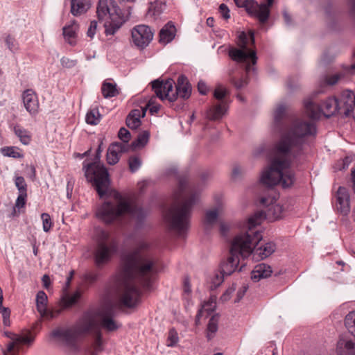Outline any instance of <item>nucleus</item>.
Masks as SVG:
<instances>
[{
  "label": "nucleus",
  "instance_id": "obj_58",
  "mask_svg": "<svg viewBox=\"0 0 355 355\" xmlns=\"http://www.w3.org/2000/svg\"><path fill=\"white\" fill-rule=\"evenodd\" d=\"M60 62L62 66L66 68H72L76 64V60H71L66 57L61 58Z\"/></svg>",
  "mask_w": 355,
  "mask_h": 355
},
{
  "label": "nucleus",
  "instance_id": "obj_52",
  "mask_svg": "<svg viewBox=\"0 0 355 355\" xmlns=\"http://www.w3.org/2000/svg\"><path fill=\"white\" fill-rule=\"evenodd\" d=\"M231 82L234 85V87L238 89L243 88L248 84V80L245 77H242L239 79H236L234 77H232Z\"/></svg>",
  "mask_w": 355,
  "mask_h": 355
},
{
  "label": "nucleus",
  "instance_id": "obj_11",
  "mask_svg": "<svg viewBox=\"0 0 355 355\" xmlns=\"http://www.w3.org/2000/svg\"><path fill=\"white\" fill-rule=\"evenodd\" d=\"M339 101L336 97H329L321 103L320 105L314 104L307 99L304 102L305 114L311 119H318L322 113L326 117H329L336 113H340ZM313 123V121L311 120Z\"/></svg>",
  "mask_w": 355,
  "mask_h": 355
},
{
  "label": "nucleus",
  "instance_id": "obj_32",
  "mask_svg": "<svg viewBox=\"0 0 355 355\" xmlns=\"http://www.w3.org/2000/svg\"><path fill=\"white\" fill-rule=\"evenodd\" d=\"M179 97H181L184 99H187L189 98L191 94V85L189 83L187 78L181 76H179Z\"/></svg>",
  "mask_w": 355,
  "mask_h": 355
},
{
  "label": "nucleus",
  "instance_id": "obj_36",
  "mask_svg": "<svg viewBox=\"0 0 355 355\" xmlns=\"http://www.w3.org/2000/svg\"><path fill=\"white\" fill-rule=\"evenodd\" d=\"M15 135L19 139L20 141L24 144L28 145L31 140L30 132L20 125H15L13 128Z\"/></svg>",
  "mask_w": 355,
  "mask_h": 355
},
{
  "label": "nucleus",
  "instance_id": "obj_31",
  "mask_svg": "<svg viewBox=\"0 0 355 355\" xmlns=\"http://www.w3.org/2000/svg\"><path fill=\"white\" fill-rule=\"evenodd\" d=\"M164 219L171 230L178 227V207L173 205L164 214Z\"/></svg>",
  "mask_w": 355,
  "mask_h": 355
},
{
  "label": "nucleus",
  "instance_id": "obj_4",
  "mask_svg": "<svg viewBox=\"0 0 355 355\" xmlns=\"http://www.w3.org/2000/svg\"><path fill=\"white\" fill-rule=\"evenodd\" d=\"M199 198V189L187 178L179 175V240L186 238L192 209Z\"/></svg>",
  "mask_w": 355,
  "mask_h": 355
},
{
  "label": "nucleus",
  "instance_id": "obj_12",
  "mask_svg": "<svg viewBox=\"0 0 355 355\" xmlns=\"http://www.w3.org/2000/svg\"><path fill=\"white\" fill-rule=\"evenodd\" d=\"M267 3L259 4L254 0H234L238 6L243 7L252 16L257 17L263 24L267 21L270 15V8L273 3V0H266Z\"/></svg>",
  "mask_w": 355,
  "mask_h": 355
},
{
  "label": "nucleus",
  "instance_id": "obj_22",
  "mask_svg": "<svg viewBox=\"0 0 355 355\" xmlns=\"http://www.w3.org/2000/svg\"><path fill=\"white\" fill-rule=\"evenodd\" d=\"M337 355H355V342L346 337H340L336 346Z\"/></svg>",
  "mask_w": 355,
  "mask_h": 355
},
{
  "label": "nucleus",
  "instance_id": "obj_28",
  "mask_svg": "<svg viewBox=\"0 0 355 355\" xmlns=\"http://www.w3.org/2000/svg\"><path fill=\"white\" fill-rule=\"evenodd\" d=\"M216 307V296H211L209 299L204 302L202 304L200 309L197 315V318L199 320L202 317L209 316Z\"/></svg>",
  "mask_w": 355,
  "mask_h": 355
},
{
  "label": "nucleus",
  "instance_id": "obj_43",
  "mask_svg": "<svg viewBox=\"0 0 355 355\" xmlns=\"http://www.w3.org/2000/svg\"><path fill=\"white\" fill-rule=\"evenodd\" d=\"M218 315H213L209 319L208 325H207V337L210 339L213 334H214L218 330Z\"/></svg>",
  "mask_w": 355,
  "mask_h": 355
},
{
  "label": "nucleus",
  "instance_id": "obj_3",
  "mask_svg": "<svg viewBox=\"0 0 355 355\" xmlns=\"http://www.w3.org/2000/svg\"><path fill=\"white\" fill-rule=\"evenodd\" d=\"M146 215L147 212L130 198L117 191H113L111 199L106 200L96 212V217L107 224L119 222L126 216L140 222Z\"/></svg>",
  "mask_w": 355,
  "mask_h": 355
},
{
  "label": "nucleus",
  "instance_id": "obj_5",
  "mask_svg": "<svg viewBox=\"0 0 355 355\" xmlns=\"http://www.w3.org/2000/svg\"><path fill=\"white\" fill-rule=\"evenodd\" d=\"M252 233H254V237H251L249 232L246 233L241 230V234L236 236L232 241L229 256L220 265V271L225 276H229L237 270L240 257L245 258L250 255L253 244L261 239V235L258 232Z\"/></svg>",
  "mask_w": 355,
  "mask_h": 355
},
{
  "label": "nucleus",
  "instance_id": "obj_1",
  "mask_svg": "<svg viewBox=\"0 0 355 355\" xmlns=\"http://www.w3.org/2000/svg\"><path fill=\"white\" fill-rule=\"evenodd\" d=\"M149 249L150 244L142 241L133 252L123 257L121 270L114 278L115 302L105 303L94 314L85 315L71 327L54 329L51 333V337L67 346H73L79 338L93 333L94 340L89 352L92 355H97L102 352L103 347L100 327L107 331L117 329L120 324L113 319L114 309L121 306L132 308L137 305L141 294L140 288L149 289L156 277V260Z\"/></svg>",
  "mask_w": 355,
  "mask_h": 355
},
{
  "label": "nucleus",
  "instance_id": "obj_57",
  "mask_svg": "<svg viewBox=\"0 0 355 355\" xmlns=\"http://www.w3.org/2000/svg\"><path fill=\"white\" fill-rule=\"evenodd\" d=\"M343 77L342 73H335L327 76L326 81L328 85H334L338 83V81Z\"/></svg>",
  "mask_w": 355,
  "mask_h": 355
},
{
  "label": "nucleus",
  "instance_id": "obj_21",
  "mask_svg": "<svg viewBox=\"0 0 355 355\" xmlns=\"http://www.w3.org/2000/svg\"><path fill=\"white\" fill-rule=\"evenodd\" d=\"M336 209L343 214L347 215L350 210L349 195L346 188L340 187L336 194Z\"/></svg>",
  "mask_w": 355,
  "mask_h": 355
},
{
  "label": "nucleus",
  "instance_id": "obj_17",
  "mask_svg": "<svg viewBox=\"0 0 355 355\" xmlns=\"http://www.w3.org/2000/svg\"><path fill=\"white\" fill-rule=\"evenodd\" d=\"M47 301L48 298L46 294L44 291H39L36 296L37 310L42 318L45 320H52L60 315L62 309H47Z\"/></svg>",
  "mask_w": 355,
  "mask_h": 355
},
{
  "label": "nucleus",
  "instance_id": "obj_18",
  "mask_svg": "<svg viewBox=\"0 0 355 355\" xmlns=\"http://www.w3.org/2000/svg\"><path fill=\"white\" fill-rule=\"evenodd\" d=\"M261 238L263 236H261ZM261 239L257 243L253 244L252 250L250 254H252L253 259L256 261L264 259L270 256L276 250V245L273 242L260 243Z\"/></svg>",
  "mask_w": 355,
  "mask_h": 355
},
{
  "label": "nucleus",
  "instance_id": "obj_16",
  "mask_svg": "<svg viewBox=\"0 0 355 355\" xmlns=\"http://www.w3.org/2000/svg\"><path fill=\"white\" fill-rule=\"evenodd\" d=\"M337 98L340 104V114L352 116L355 120V94L350 90H345Z\"/></svg>",
  "mask_w": 355,
  "mask_h": 355
},
{
  "label": "nucleus",
  "instance_id": "obj_33",
  "mask_svg": "<svg viewBox=\"0 0 355 355\" xmlns=\"http://www.w3.org/2000/svg\"><path fill=\"white\" fill-rule=\"evenodd\" d=\"M225 275L219 270L214 271L207 278V283L210 288L213 290L219 286L224 281Z\"/></svg>",
  "mask_w": 355,
  "mask_h": 355
},
{
  "label": "nucleus",
  "instance_id": "obj_38",
  "mask_svg": "<svg viewBox=\"0 0 355 355\" xmlns=\"http://www.w3.org/2000/svg\"><path fill=\"white\" fill-rule=\"evenodd\" d=\"M101 118V115L99 113L98 109L93 108L87 112L85 121L87 124L95 125L100 122Z\"/></svg>",
  "mask_w": 355,
  "mask_h": 355
},
{
  "label": "nucleus",
  "instance_id": "obj_29",
  "mask_svg": "<svg viewBox=\"0 0 355 355\" xmlns=\"http://www.w3.org/2000/svg\"><path fill=\"white\" fill-rule=\"evenodd\" d=\"M166 9V4L161 0H155L150 3L147 15L154 19H157Z\"/></svg>",
  "mask_w": 355,
  "mask_h": 355
},
{
  "label": "nucleus",
  "instance_id": "obj_39",
  "mask_svg": "<svg viewBox=\"0 0 355 355\" xmlns=\"http://www.w3.org/2000/svg\"><path fill=\"white\" fill-rule=\"evenodd\" d=\"M81 293L79 290L76 291L71 295L66 294L62 297V304L64 307H69L74 304L78 300L80 297Z\"/></svg>",
  "mask_w": 355,
  "mask_h": 355
},
{
  "label": "nucleus",
  "instance_id": "obj_14",
  "mask_svg": "<svg viewBox=\"0 0 355 355\" xmlns=\"http://www.w3.org/2000/svg\"><path fill=\"white\" fill-rule=\"evenodd\" d=\"M6 336L10 338L11 341L2 350L3 355H19L21 349V344L31 346L35 340V336L31 332L21 335H12V336H10V334H6Z\"/></svg>",
  "mask_w": 355,
  "mask_h": 355
},
{
  "label": "nucleus",
  "instance_id": "obj_49",
  "mask_svg": "<svg viewBox=\"0 0 355 355\" xmlns=\"http://www.w3.org/2000/svg\"><path fill=\"white\" fill-rule=\"evenodd\" d=\"M232 229V224L229 222L220 220L219 222V232L221 236H227Z\"/></svg>",
  "mask_w": 355,
  "mask_h": 355
},
{
  "label": "nucleus",
  "instance_id": "obj_41",
  "mask_svg": "<svg viewBox=\"0 0 355 355\" xmlns=\"http://www.w3.org/2000/svg\"><path fill=\"white\" fill-rule=\"evenodd\" d=\"M229 94V90L223 85H218L214 91V96L220 102L227 103L226 97Z\"/></svg>",
  "mask_w": 355,
  "mask_h": 355
},
{
  "label": "nucleus",
  "instance_id": "obj_20",
  "mask_svg": "<svg viewBox=\"0 0 355 355\" xmlns=\"http://www.w3.org/2000/svg\"><path fill=\"white\" fill-rule=\"evenodd\" d=\"M129 150V145L115 142L112 144L107 152V162L110 165L116 164L120 158L122 153L127 152Z\"/></svg>",
  "mask_w": 355,
  "mask_h": 355
},
{
  "label": "nucleus",
  "instance_id": "obj_62",
  "mask_svg": "<svg viewBox=\"0 0 355 355\" xmlns=\"http://www.w3.org/2000/svg\"><path fill=\"white\" fill-rule=\"evenodd\" d=\"M198 90L200 94L202 95H205L207 93L208 89L206 83L200 80L198 83Z\"/></svg>",
  "mask_w": 355,
  "mask_h": 355
},
{
  "label": "nucleus",
  "instance_id": "obj_53",
  "mask_svg": "<svg viewBox=\"0 0 355 355\" xmlns=\"http://www.w3.org/2000/svg\"><path fill=\"white\" fill-rule=\"evenodd\" d=\"M177 342H178L177 333H176L175 330L174 329H173L169 332L168 340H167V345L169 347L175 346Z\"/></svg>",
  "mask_w": 355,
  "mask_h": 355
},
{
  "label": "nucleus",
  "instance_id": "obj_61",
  "mask_svg": "<svg viewBox=\"0 0 355 355\" xmlns=\"http://www.w3.org/2000/svg\"><path fill=\"white\" fill-rule=\"evenodd\" d=\"M97 279L98 275L93 272L87 273L84 277L85 281L89 284L96 282Z\"/></svg>",
  "mask_w": 355,
  "mask_h": 355
},
{
  "label": "nucleus",
  "instance_id": "obj_13",
  "mask_svg": "<svg viewBox=\"0 0 355 355\" xmlns=\"http://www.w3.org/2000/svg\"><path fill=\"white\" fill-rule=\"evenodd\" d=\"M173 84L175 82L173 79H167L165 81L157 79L152 82V87L156 96L161 100L173 102L178 98V85H175L173 90Z\"/></svg>",
  "mask_w": 355,
  "mask_h": 355
},
{
  "label": "nucleus",
  "instance_id": "obj_54",
  "mask_svg": "<svg viewBox=\"0 0 355 355\" xmlns=\"http://www.w3.org/2000/svg\"><path fill=\"white\" fill-rule=\"evenodd\" d=\"M27 193H19V196L15 202V208L20 209L23 208L26 204Z\"/></svg>",
  "mask_w": 355,
  "mask_h": 355
},
{
  "label": "nucleus",
  "instance_id": "obj_24",
  "mask_svg": "<svg viewBox=\"0 0 355 355\" xmlns=\"http://www.w3.org/2000/svg\"><path fill=\"white\" fill-rule=\"evenodd\" d=\"M146 108L135 109L131 111L126 119V125L131 129H136L141 125V117L146 114Z\"/></svg>",
  "mask_w": 355,
  "mask_h": 355
},
{
  "label": "nucleus",
  "instance_id": "obj_59",
  "mask_svg": "<svg viewBox=\"0 0 355 355\" xmlns=\"http://www.w3.org/2000/svg\"><path fill=\"white\" fill-rule=\"evenodd\" d=\"M219 12L224 19H228L230 17V10L225 4L222 3L220 5Z\"/></svg>",
  "mask_w": 355,
  "mask_h": 355
},
{
  "label": "nucleus",
  "instance_id": "obj_47",
  "mask_svg": "<svg viewBox=\"0 0 355 355\" xmlns=\"http://www.w3.org/2000/svg\"><path fill=\"white\" fill-rule=\"evenodd\" d=\"M5 42L8 49L10 51L15 52L18 50L19 45L17 42L14 37H11L10 35H8L6 37Z\"/></svg>",
  "mask_w": 355,
  "mask_h": 355
},
{
  "label": "nucleus",
  "instance_id": "obj_37",
  "mask_svg": "<svg viewBox=\"0 0 355 355\" xmlns=\"http://www.w3.org/2000/svg\"><path fill=\"white\" fill-rule=\"evenodd\" d=\"M101 91L103 96L106 98L114 97L119 93L116 88V85L108 82L103 83L101 87Z\"/></svg>",
  "mask_w": 355,
  "mask_h": 355
},
{
  "label": "nucleus",
  "instance_id": "obj_25",
  "mask_svg": "<svg viewBox=\"0 0 355 355\" xmlns=\"http://www.w3.org/2000/svg\"><path fill=\"white\" fill-rule=\"evenodd\" d=\"M272 270L271 267L266 263L257 264L251 274V279L254 282H259L261 279L267 278L271 275Z\"/></svg>",
  "mask_w": 355,
  "mask_h": 355
},
{
  "label": "nucleus",
  "instance_id": "obj_6",
  "mask_svg": "<svg viewBox=\"0 0 355 355\" xmlns=\"http://www.w3.org/2000/svg\"><path fill=\"white\" fill-rule=\"evenodd\" d=\"M260 202L266 208V210L254 213L241 227V230L246 233L249 232L251 234V237H254L253 232H257L261 235V232L258 229V226L264 219L268 218L270 220H277L281 218L283 214L284 209L282 206L277 203L274 198L263 197L261 198Z\"/></svg>",
  "mask_w": 355,
  "mask_h": 355
},
{
  "label": "nucleus",
  "instance_id": "obj_48",
  "mask_svg": "<svg viewBox=\"0 0 355 355\" xmlns=\"http://www.w3.org/2000/svg\"><path fill=\"white\" fill-rule=\"evenodd\" d=\"M42 220V227L45 232H48L52 227V221L49 214L43 213L41 215Z\"/></svg>",
  "mask_w": 355,
  "mask_h": 355
},
{
  "label": "nucleus",
  "instance_id": "obj_7",
  "mask_svg": "<svg viewBox=\"0 0 355 355\" xmlns=\"http://www.w3.org/2000/svg\"><path fill=\"white\" fill-rule=\"evenodd\" d=\"M237 45L239 48H232L229 51L230 57L236 62L243 64L246 73L254 71V65L257 62L256 53L254 50V33L250 31L239 33Z\"/></svg>",
  "mask_w": 355,
  "mask_h": 355
},
{
  "label": "nucleus",
  "instance_id": "obj_30",
  "mask_svg": "<svg viewBox=\"0 0 355 355\" xmlns=\"http://www.w3.org/2000/svg\"><path fill=\"white\" fill-rule=\"evenodd\" d=\"M78 31V24L73 20L70 24L63 28V35L67 42L73 45L76 43V33Z\"/></svg>",
  "mask_w": 355,
  "mask_h": 355
},
{
  "label": "nucleus",
  "instance_id": "obj_60",
  "mask_svg": "<svg viewBox=\"0 0 355 355\" xmlns=\"http://www.w3.org/2000/svg\"><path fill=\"white\" fill-rule=\"evenodd\" d=\"M235 287L232 286L223 294L220 297L222 302H227L230 299L231 295L234 292Z\"/></svg>",
  "mask_w": 355,
  "mask_h": 355
},
{
  "label": "nucleus",
  "instance_id": "obj_55",
  "mask_svg": "<svg viewBox=\"0 0 355 355\" xmlns=\"http://www.w3.org/2000/svg\"><path fill=\"white\" fill-rule=\"evenodd\" d=\"M98 26V23L96 21L93 20L90 22L89 26L88 28V30L87 31V35L90 37L93 38L96 33Z\"/></svg>",
  "mask_w": 355,
  "mask_h": 355
},
{
  "label": "nucleus",
  "instance_id": "obj_23",
  "mask_svg": "<svg viewBox=\"0 0 355 355\" xmlns=\"http://www.w3.org/2000/svg\"><path fill=\"white\" fill-rule=\"evenodd\" d=\"M227 103L220 102L218 104L211 106L206 112V117L211 121L220 119L226 113Z\"/></svg>",
  "mask_w": 355,
  "mask_h": 355
},
{
  "label": "nucleus",
  "instance_id": "obj_42",
  "mask_svg": "<svg viewBox=\"0 0 355 355\" xmlns=\"http://www.w3.org/2000/svg\"><path fill=\"white\" fill-rule=\"evenodd\" d=\"M345 325L352 335H355V311H351L345 316Z\"/></svg>",
  "mask_w": 355,
  "mask_h": 355
},
{
  "label": "nucleus",
  "instance_id": "obj_35",
  "mask_svg": "<svg viewBox=\"0 0 355 355\" xmlns=\"http://www.w3.org/2000/svg\"><path fill=\"white\" fill-rule=\"evenodd\" d=\"M183 300L185 302V309H187L191 303V289L190 286V279L188 276H185L183 279Z\"/></svg>",
  "mask_w": 355,
  "mask_h": 355
},
{
  "label": "nucleus",
  "instance_id": "obj_10",
  "mask_svg": "<svg viewBox=\"0 0 355 355\" xmlns=\"http://www.w3.org/2000/svg\"><path fill=\"white\" fill-rule=\"evenodd\" d=\"M95 238L97 247L95 252V261L99 266L107 263L117 250L118 243L115 238L112 237L109 232L96 228L95 230Z\"/></svg>",
  "mask_w": 355,
  "mask_h": 355
},
{
  "label": "nucleus",
  "instance_id": "obj_63",
  "mask_svg": "<svg viewBox=\"0 0 355 355\" xmlns=\"http://www.w3.org/2000/svg\"><path fill=\"white\" fill-rule=\"evenodd\" d=\"M4 154L7 156L12 157H19V153L16 152L12 147L7 148L6 149L3 150Z\"/></svg>",
  "mask_w": 355,
  "mask_h": 355
},
{
  "label": "nucleus",
  "instance_id": "obj_8",
  "mask_svg": "<svg viewBox=\"0 0 355 355\" xmlns=\"http://www.w3.org/2000/svg\"><path fill=\"white\" fill-rule=\"evenodd\" d=\"M96 13L98 19L104 21L107 35H114L125 21L115 0H99Z\"/></svg>",
  "mask_w": 355,
  "mask_h": 355
},
{
  "label": "nucleus",
  "instance_id": "obj_34",
  "mask_svg": "<svg viewBox=\"0 0 355 355\" xmlns=\"http://www.w3.org/2000/svg\"><path fill=\"white\" fill-rule=\"evenodd\" d=\"M218 216V209L207 210L205 213L203 224L205 228L209 230L217 220Z\"/></svg>",
  "mask_w": 355,
  "mask_h": 355
},
{
  "label": "nucleus",
  "instance_id": "obj_9",
  "mask_svg": "<svg viewBox=\"0 0 355 355\" xmlns=\"http://www.w3.org/2000/svg\"><path fill=\"white\" fill-rule=\"evenodd\" d=\"M101 144L98 146L97 149L95 161L84 165L83 168L87 179L93 183L99 196L103 198L110 191V180L106 168L99 162L102 152Z\"/></svg>",
  "mask_w": 355,
  "mask_h": 355
},
{
  "label": "nucleus",
  "instance_id": "obj_44",
  "mask_svg": "<svg viewBox=\"0 0 355 355\" xmlns=\"http://www.w3.org/2000/svg\"><path fill=\"white\" fill-rule=\"evenodd\" d=\"M15 184L19 191V193H27V185L23 177H16L15 180Z\"/></svg>",
  "mask_w": 355,
  "mask_h": 355
},
{
  "label": "nucleus",
  "instance_id": "obj_50",
  "mask_svg": "<svg viewBox=\"0 0 355 355\" xmlns=\"http://www.w3.org/2000/svg\"><path fill=\"white\" fill-rule=\"evenodd\" d=\"M146 108H148L151 114H156L158 112L160 108V105L156 103V98L151 97L147 104Z\"/></svg>",
  "mask_w": 355,
  "mask_h": 355
},
{
  "label": "nucleus",
  "instance_id": "obj_64",
  "mask_svg": "<svg viewBox=\"0 0 355 355\" xmlns=\"http://www.w3.org/2000/svg\"><path fill=\"white\" fill-rule=\"evenodd\" d=\"M165 174L166 176H173V175L176 176V175H177L176 167L174 166L167 168L165 171Z\"/></svg>",
  "mask_w": 355,
  "mask_h": 355
},
{
  "label": "nucleus",
  "instance_id": "obj_46",
  "mask_svg": "<svg viewBox=\"0 0 355 355\" xmlns=\"http://www.w3.org/2000/svg\"><path fill=\"white\" fill-rule=\"evenodd\" d=\"M129 168L132 172L137 171L141 166V160L138 157H131L129 159Z\"/></svg>",
  "mask_w": 355,
  "mask_h": 355
},
{
  "label": "nucleus",
  "instance_id": "obj_27",
  "mask_svg": "<svg viewBox=\"0 0 355 355\" xmlns=\"http://www.w3.org/2000/svg\"><path fill=\"white\" fill-rule=\"evenodd\" d=\"M176 31L174 24L168 22L160 31L159 42L164 44L169 43L174 39Z\"/></svg>",
  "mask_w": 355,
  "mask_h": 355
},
{
  "label": "nucleus",
  "instance_id": "obj_15",
  "mask_svg": "<svg viewBox=\"0 0 355 355\" xmlns=\"http://www.w3.org/2000/svg\"><path fill=\"white\" fill-rule=\"evenodd\" d=\"M132 40L139 49L146 47L153 38L152 29L146 25H137L132 29Z\"/></svg>",
  "mask_w": 355,
  "mask_h": 355
},
{
  "label": "nucleus",
  "instance_id": "obj_45",
  "mask_svg": "<svg viewBox=\"0 0 355 355\" xmlns=\"http://www.w3.org/2000/svg\"><path fill=\"white\" fill-rule=\"evenodd\" d=\"M0 313L3 318V323L4 326H9L10 324V311L8 308L3 306V304H0Z\"/></svg>",
  "mask_w": 355,
  "mask_h": 355
},
{
  "label": "nucleus",
  "instance_id": "obj_26",
  "mask_svg": "<svg viewBox=\"0 0 355 355\" xmlns=\"http://www.w3.org/2000/svg\"><path fill=\"white\" fill-rule=\"evenodd\" d=\"M91 7L89 0H71V13L78 17L86 13Z\"/></svg>",
  "mask_w": 355,
  "mask_h": 355
},
{
  "label": "nucleus",
  "instance_id": "obj_56",
  "mask_svg": "<svg viewBox=\"0 0 355 355\" xmlns=\"http://www.w3.org/2000/svg\"><path fill=\"white\" fill-rule=\"evenodd\" d=\"M243 172L244 171L242 167L239 165H235L232 171V178L234 180L239 179L243 175Z\"/></svg>",
  "mask_w": 355,
  "mask_h": 355
},
{
  "label": "nucleus",
  "instance_id": "obj_2",
  "mask_svg": "<svg viewBox=\"0 0 355 355\" xmlns=\"http://www.w3.org/2000/svg\"><path fill=\"white\" fill-rule=\"evenodd\" d=\"M286 110L287 106L280 103L273 112L274 126L281 132V137L275 144L273 156L261 176V182L268 187L279 185L287 189L293 186L296 177L292 166L302 154L306 137L316 132L315 124L310 120L297 118L288 122Z\"/></svg>",
  "mask_w": 355,
  "mask_h": 355
},
{
  "label": "nucleus",
  "instance_id": "obj_51",
  "mask_svg": "<svg viewBox=\"0 0 355 355\" xmlns=\"http://www.w3.org/2000/svg\"><path fill=\"white\" fill-rule=\"evenodd\" d=\"M119 138L123 141L121 144H128L131 135L130 132L125 128H121L118 133Z\"/></svg>",
  "mask_w": 355,
  "mask_h": 355
},
{
  "label": "nucleus",
  "instance_id": "obj_19",
  "mask_svg": "<svg viewBox=\"0 0 355 355\" xmlns=\"http://www.w3.org/2000/svg\"><path fill=\"white\" fill-rule=\"evenodd\" d=\"M23 105L31 116H36L39 112L40 103L35 91L31 89L25 90L21 94Z\"/></svg>",
  "mask_w": 355,
  "mask_h": 355
},
{
  "label": "nucleus",
  "instance_id": "obj_40",
  "mask_svg": "<svg viewBox=\"0 0 355 355\" xmlns=\"http://www.w3.org/2000/svg\"><path fill=\"white\" fill-rule=\"evenodd\" d=\"M150 132L148 130H144L138 135L137 140L132 142V146L135 148L144 147L148 142Z\"/></svg>",
  "mask_w": 355,
  "mask_h": 355
}]
</instances>
